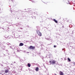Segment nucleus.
Segmentation results:
<instances>
[{
	"mask_svg": "<svg viewBox=\"0 0 75 75\" xmlns=\"http://www.w3.org/2000/svg\"><path fill=\"white\" fill-rule=\"evenodd\" d=\"M60 75H64V74H63V73H62V72L61 71H60Z\"/></svg>",
	"mask_w": 75,
	"mask_h": 75,
	"instance_id": "0eeeda50",
	"label": "nucleus"
},
{
	"mask_svg": "<svg viewBox=\"0 0 75 75\" xmlns=\"http://www.w3.org/2000/svg\"><path fill=\"white\" fill-rule=\"evenodd\" d=\"M5 73H7L8 72V70L7 69L5 71Z\"/></svg>",
	"mask_w": 75,
	"mask_h": 75,
	"instance_id": "423d86ee",
	"label": "nucleus"
},
{
	"mask_svg": "<svg viewBox=\"0 0 75 75\" xmlns=\"http://www.w3.org/2000/svg\"><path fill=\"white\" fill-rule=\"evenodd\" d=\"M29 49L31 50H34L35 49V47L33 46H30L29 47Z\"/></svg>",
	"mask_w": 75,
	"mask_h": 75,
	"instance_id": "f03ea898",
	"label": "nucleus"
},
{
	"mask_svg": "<svg viewBox=\"0 0 75 75\" xmlns=\"http://www.w3.org/2000/svg\"><path fill=\"white\" fill-rule=\"evenodd\" d=\"M35 70L36 71H38V67H37L36 68V69H35Z\"/></svg>",
	"mask_w": 75,
	"mask_h": 75,
	"instance_id": "1a4fd4ad",
	"label": "nucleus"
},
{
	"mask_svg": "<svg viewBox=\"0 0 75 75\" xmlns=\"http://www.w3.org/2000/svg\"><path fill=\"white\" fill-rule=\"evenodd\" d=\"M68 61L69 62H71V59H69V58H68Z\"/></svg>",
	"mask_w": 75,
	"mask_h": 75,
	"instance_id": "9d476101",
	"label": "nucleus"
},
{
	"mask_svg": "<svg viewBox=\"0 0 75 75\" xmlns=\"http://www.w3.org/2000/svg\"><path fill=\"white\" fill-rule=\"evenodd\" d=\"M23 45H24V44L22 43H21L19 45V46H23Z\"/></svg>",
	"mask_w": 75,
	"mask_h": 75,
	"instance_id": "20e7f679",
	"label": "nucleus"
},
{
	"mask_svg": "<svg viewBox=\"0 0 75 75\" xmlns=\"http://www.w3.org/2000/svg\"><path fill=\"white\" fill-rule=\"evenodd\" d=\"M14 63H16V62H14Z\"/></svg>",
	"mask_w": 75,
	"mask_h": 75,
	"instance_id": "f8f14e48",
	"label": "nucleus"
},
{
	"mask_svg": "<svg viewBox=\"0 0 75 75\" xmlns=\"http://www.w3.org/2000/svg\"><path fill=\"white\" fill-rule=\"evenodd\" d=\"M53 21L56 23H58V21H57L55 19H53Z\"/></svg>",
	"mask_w": 75,
	"mask_h": 75,
	"instance_id": "39448f33",
	"label": "nucleus"
},
{
	"mask_svg": "<svg viewBox=\"0 0 75 75\" xmlns=\"http://www.w3.org/2000/svg\"><path fill=\"white\" fill-rule=\"evenodd\" d=\"M56 46H55V45H54V48H56Z\"/></svg>",
	"mask_w": 75,
	"mask_h": 75,
	"instance_id": "9b49d317",
	"label": "nucleus"
},
{
	"mask_svg": "<svg viewBox=\"0 0 75 75\" xmlns=\"http://www.w3.org/2000/svg\"><path fill=\"white\" fill-rule=\"evenodd\" d=\"M56 62H57V61L54 60H53L52 61H50L49 62L50 63V64H56Z\"/></svg>",
	"mask_w": 75,
	"mask_h": 75,
	"instance_id": "f257e3e1",
	"label": "nucleus"
},
{
	"mask_svg": "<svg viewBox=\"0 0 75 75\" xmlns=\"http://www.w3.org/2000/svg\"><path fill=\"white\" fill-rule=\"evenodd\" d=\"M28 67H30V66H31V65H30V64H28Z\"/></svg>",
	"mask_w": 75,
	"mask_h": 75,
	"instance_id": "6e6552de",
	"label": "nucleus"
},
{
	"mask_svg": "<svg viewBox=\"0 0 75 75\" xmlns=\"http://www.w3.org/2000/svg\"><path fill=\"white\" fill-rule=\"evenodd\" d=\"M38 35H39V36H42V34H41V33L40 32H39Z\"/></svg>",
	"mask_w": 75,
	"mask_h": 75,
	"instance_id": "7ed1b4c3",
	"label": "nucleus"
}]
</instances>
